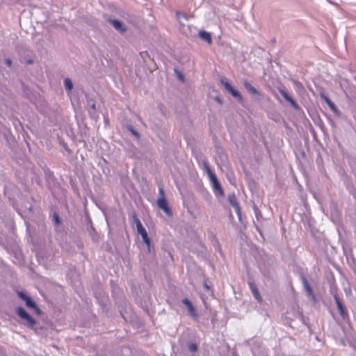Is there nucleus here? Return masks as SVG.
<instances>
[{
  "label": "nucleus",
  "mask_w": 356,
  "mask_h": 356,
  "mask_svg": "<svg viewBox=\"0 0 356 356\" xmlns=\"http://www.w3.org/2000/svg\"><path fill=\"white\" fill-rule=\"evenodd\" d=\"M16 313L22 319L26 321L25 325L26 326L33 327L36 323L35 320L32 318L23 307H19L16 310Z\"/></svg>",
  "instance_id": "1"
},
{
  "label": "nucleus",
  "mask_w": 356,
  "mask_h": 356,
  "mask_svg": "<svg viewBox=\"0 0 356 356\" xmlns=\"http://www.w3.org/2000/svg\"><path fill=\"white\" fill-rule=\"evenodd\" d=\"M157 205L159 208L162 209L168 216L170 217L172 216V211L168 206V203L165 198L159 197L157 200Z\"/></svg>",
  "instance_id": "2"
},
{
  "label": "nucleus",
  "mask_w": 356,
  "mask_h": 356,
  "mask_svg": "<svg viewBox=\"0 0 356 356\" xmlns=\"http://www.w3.org/2000/svg\"><path fill=\"white\" fill-rule=\"evenodd\" d=\"M211 182L212 183L214 193L216 195H224L223 190L219 183L217 177L215 174H211V177L209 178Z\"/></svg>",
  "instance_id": "3"
},
{
  "label": "nucleus",
  "mask_w": 356,
  "mask_h": 356,
  "mask_svg": "<svg viewBox=\"0 0 356 356\" xmlns=\"http://www.w3.org/2000/svg\"><path fill=\"white\" fill-rule=\"evenodd\" d=\"M280 93L282 95V97L290 103L291 106L296 111H299L300 109V106L297 104V102L289 95L286 90L284 88H279Z\"/></svg>",
  "instance_id": "4"
},
{
  "label": "nucleus",
  "mask_w": 356,
  "mask_h": 356,
  "mask_svg": "<svg viewBox=\"0 0 356 356\" xmlns=\"http://www.w3.org/2000/svg\"><path fill=\"white\" fill-rule=\"evenodd\" d=\"M334 299L335 300V302L337 304V308L339 311V313L341 316V317L345 319L346 318L348 317V313L346 310V309L344 308L341 301L340 300L339 296H337V294H334Z\"/></svg>",
  "instance_id": "5"
},
{
  "label": "nucleus",
  "mask_w": 356,
  "mask_h": 356,
  "mask_svg": "<svg viewBox=\"0 0 356 356\" xmlns=\"http://www.w3.org/2000/svg\"><path fill=\"white\" fill-rule=\"evenodd\" d=\"M221 82L225 86V88L229 91L234 97L238 98L239 100H242L241 94L236 90H235L230 83L223 80H222Z\"/></svg>",
  "instance_id": "6"
},
{
  "label": "nucleus",
  "mask_w": 356,
  "mask_h": 356,
  "mask_svg": "<svg viewBox=\"0 0 356 356\" xmlns=\"http://www.w3.org/2000/svg\"><path fill=\"white\" fill-rule=\"evenodd\" d=\"M109 22L113 25L115 30L120 32L121 33L127 31L126 26L120 20L110 19Z\"/></svg>",
  "instance_id": "7"
},
{
  "label": "nucleus",
  "mask_w": 356,
  "mask_h": 356,
  "mask_svg": "<svg viewBox=\"0 0 356 356\" xmlns=\"http://www.w3.org/2000/svg\"><path fill=\"white\" fill-rule=\"evenodd\" d=\"M182 302L187 307L188 313L190 315L194 318H197V314L195 307H193L192 302L187 298H184L182 300Z\"/></svg>",
  "instance_id": "8"
},
{
  "label": "nucleus",
  "mask_w": 356,
  "mask_h": 356,
  "mask_svg": "<svg viewBox=\"0 0 356 356\" xmlns=\"http://www.w3.org/2000/svg\"><path fill=\"white\" fill-rule=\"evenodd\" d=\"M198 35L202 40L206 41L207 43L211 44L212 42V38L211 34L209 32L205 31H199Z\"/></svg>",
  "instance_id": "9"
},
{
  "label": "nucleus",
  "mask_w": 356,
  "mask_h": 356,
  "mask_svg": "<svg viewBox=\"0 0 356 356\" xmlns=\"http://www.w3.org/2000/svg\"><path fill=\"white\" fill-rule=\"evenodd\" d=\"M243 85L245 88L251 94L257 95L259 93L258 90L254 87H253L251 85V83H250L248 81H244Z\"/></svg>",
  "instance_id": "10"
},
{
  "label": "nucleus",
  "mask_w": 356,
  "mask_h": 356,
  "mask_svg": "<svg viewBox=\"0 0 356 356\" xmlns=\"http://www.w3.org/2000/svg\"><path fill=\"white\" fill-rule=\"evenodd\" d=\"M324 101L326 102L327 106L330 107V108L335 113L338 112V109L336 106V105L332 102L327 97L323 96V97Z\"/></svg>",
  "instance_id": "11"
},
{
  "label": "nucleus",
  "mask_w": 356,
  "mask_h": 356,
  "mask_svg": "<svg viewBox=\"0 0 356 356\" xmlns=\"http://www.w3.org/2000/svg\"><path fill=\"white\" fill-rule=\"evenodd\" d=\"M134 222L136 223V229H137V232H138V234L146 231V229L143 226L141 222L137 217H134Z\"/></svg>",
  "instance_id": "12"
},
{
  "label": "nucleus",
  "mask_w": 356,
  "mask_h": 356,
  "mask_svg": "<svg viewBox=\"0 0 356 356\" xmlns=\"http://www.w3.org/2000/svg\"><path fill=\"white\" fill-rule=\"evenodd\" d=\"M26 305L29 308L34 309L38 314H40V309L37 307L36 304L31 300V298L28 301V302H26Z\"/></svg>",
  "instance_id": "13"
},
{
  "label": "nucleus",
  "mask_w": 356,
  "mask_h": 356,
  "mask_svg": "<svg viewBox=\"0 0 356 356\" xmlns=\"http://www.w3.org/2000/svg\"><path fill=\"white\" fill-rule=\"evenodd\" d=\"M64 86L67 90L71 91L73 88V83L70 78H65L64 79Z\"/></svg>",
  "instance_id": "14"
},
{
  "label": "nucleus",
  "mask_w": 356,
  "mask_h": 356,
  "mask_svg": "<svg viewBox=\"0 0 356 356\" xmlns=\"http://www.w3.org/2000/svg\"><path fill=\"white\" fill-rule=\"evenodd\" d=\"M140 235L141 236L143 242L149 248L150 246V239L148 237L147 231L143 232V233H140Z\"/></svg>",
  "instance_id": "15"
},
{
  "label": "nucleus",
  "mask_w": 356,
  "mask_h": 356,
  "mask_svg": "<svg viewBox=\"0 0 356 356\" xmlns=\"http://www.w3.org/2000/svg\"><path fill=\"white\" fill-rule=\"evenodd\" d=\"M302 282H303V285H304V287L306 289V291L309 293V295H312L313 293H312V288H311L309 282H307V279L305 277H302Z\"/></svg>",
  "instance_id": "16"
},
{
  "label": "nucleus",
  "mask_w": 356,
  "mask_h": 356,
  "mask_svg": "<svg viewBox=\"0 0 356 356\" xmlns=\"http://www.w3.org/2000/svg\"><path fill=\"white\" fill-rule=\"evenodd\" d=\"M18 293V296L19 297L25 302V303L26 304V302H28V301L31 299V298L29 296H28L27 295H26L24 292L22 291H18L17 292Z\"/></svg>",
  "instance_id": "17"
},
{
  "label": "nucleus",
  "mask_w": 356,
  "mask_h": 356,
  "mask_svg": "<svg viewBox=\"0 0 356 356\" xmlns=\"http://www.w3.org/2000/svg\"><path fill=\"white\" fill-rule=\"evenodd\" d=\"M203 164H204V169H205L209 177L210 178L211 175L215 174V173L211 170V169L210 168V167L207 161H204Z\"/></svg>",
  "instance_id": "18"
},
{
  "label": "nucleus",
  "mask_w": 356,
  "mask_h": 356,
  "mask_svg": "<svg viewBox=\"0 0 356 356\" xmlns=\"http://www.w3.org/2000/svg\"><path fill=\"white\" fill-rule=\"evenodd\" d=\"M176 16H177V20H179V22L180 23H182V22H181V18H184V19H185L186 20H187V19H188V18H187V16H186V14L181 13H179V12H177V13H176Z\"/></svg>",
  "instance_id": "19"
},
{
  "label": "nucleus",
  "mask_w": 356,
  "mask_h": 356,
  "mask_svg": "<svg viewBox=\"0 0 356 356\" xmlns=\"http://www.w3.org/2000/svg\"><path fill=\"white\" fill-rule=\"evenodd\" d=\"M230 202H231L232 205L236 209V212L239 215L240 214V208H239V205L238 204V203H236V202L235 200H234L231 198H230Z\"/></svg>",
  "instance_id": "20"
},
{
  "label": "nucleus",
  "mask_w": 356,
  "mask_h": 356,
  "mask_svg": "<svg viewBox=\"0 0 356 356\" xmlns=\"http://www.w3.org/2000/svg\"><path fill=\"white\" fill-rule=\"evenodd\" d=\"M188 349L191 352H195L197 350V346L195 343H191L188 344Z\"/></svg>",
  "instance_id": "21"
},
{
  "label": "nucleus",
  "mask_w": 356,
  "mask_h": 356,
  "mask_svg": "<svg viewBox=\"0 0 356 356\" xmlns=\"http://www.w3.org/2000/svg\"><path fill=\"white\" fill-rule=\"evenodd\" d=\"M248 284H249V287H250L252 294L254 293V291H258L256 285L253 282H249Z\"/></svg>",
  "instance_id": "22"
},
{
  "label": "nucleus",
  "mask_w": 356,
  "mask_h": 356,
  "mask_svg": "<svg viewBox=\"0 0 356 356\" xmlns=\"http://www.w3.org/2000/svg\"><path fill=\"white\" fill-rule=\"evenodd\" d=\"M252 295H253L254 298L257 301H259V302H261L262 298H261V296H260V294H259V291H254V293Z\"/></svg>",
  "instance_id": "23"
},
{
  "label": "nucleus",
  "mask_w": 356,
  "mask_h": 356,
  "mask_svg": "<svg viewBox=\"0 0 356 356\" xmlns=\"http://www.w3.org/2000/svg\"><path fill=\"white\" fill-rule=\"evenodd\" d=\"M159 197L165 198L164 190L161 187L159 188Z\"/></svg>",
  "instance_id": "24"
},
{
  "label": "nucleus",
  "mask_w": 356,
  "mask_h": 356,
  "mask_svg": "<svg viewBox=\"0 0 356 356\" xmlns=\"http://www.w3.org/2000/svg\"><path fill=\"white\" fill-rule=\"evenodd\" d=\"M5 63L8 66L10 67L12 65V60L9 58H7L5 60Z\"/></svg>",
  "instance_id": "25"
},
{
  "label": "nucleus",
  "mask_w": 356,
  "mask_h": 356,
  "mask_svg": "<svg viewBox=\"0 0 356 356\" xmlns=\"http://www.w3.org/2000/svg\"><path fill=\"white\" fill-rule=\"evenodd\" d=\"M131 131L135 136H138V133L136 131H134V129H131Z\"/></svg>",
  "instance_id": "26"
},
{
  "label": "nucleus",
  "mask_w": 356,
  "mask_h": 356,
  "mask_svg": "<svg viewBox=\"0 0 356 356\" xmlns=\"http://www.w3.org/2000/svg\"><path fill=\"white\" fill-rule=\"evenodd\" d=\"M55 220H56V222L57 223H58V222H59V219H58V216H55Z\"/></svg>",
  "instance_id": "27"
},
{
  "label": "nucleus",
  "mask_w": 356,
  "mask_h": 356,
  "mask_svg": "<svg viewBox=\"0 0 356 356\" xmlns=\"http://www.w3.org/2000/svg\"><path fill=\"white\" fill-rule=\"evenodd\" d=\"M91 107H92V108H94V109H95V104H93L91 106Z\"/></svg>",
  "instance_id": "28"
},
{
  "label": "nucleus",
  "mask_w": 356,
  "mask_h": 356,
  "mask_svg": "<svg viewBox=\"0 0 356 356\" xmlns=\"http://www.w3.org/2000/svg\"><path fill=\"white\" fill-rule=\"evenodd\" d=\"M216 100L220 103L221 102L220 99L218 97L216 98Z\"/></svg>",
  "instance_id": "29"
},
{
  "label": "nucleus",
  "mask_w": 356,
  "mask_h": 356,
  "mask_svg": "<svg viewBox=\"0 0 356 356\" xmlns=\"http://www.w3.org/2000/svg\"><path fill=\"white\" fill-rule=\"evenodd\" d=\"M179 78H180L181 80H183V79H184L183 76H179Z\"/></svg>",
  "instance_id": "30"
}]
</instances>
